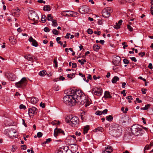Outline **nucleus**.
<instances>
[{"label":"nucleus","mask_w":153,"mask_h":153,"mask_svg":"<svg viewBox=\"0 0 153 153\" xmlns=\"http://www.w3.org/2000/svg\"><path fill=\"white\" fill-rule=\"evenodd\" d=\"M20 10L17 7L16 9H12L11 11V13L13 16L18 17L20 15Z\"/></svg>","instance_id":"11"},{"label":"nucleus","mask_w":153,"mask_h":153,"mask_svg":"<svg viewBox=\"0 0 153 153\" xmlns=\"http://www.w3.org/2000/svg\"><path fill=\"white\" fill-rule=\"evenodd\" d=\"M51 141V138H48L46 139V141L44 142L43 144H47L48 143L50 142Z\"/></svg>","instance_id":"39"},{"label":"nucleus","mask_w":153,"mask_h":153,"mask_svg":"<svg viewBox=\"0 0 153 153\" xmlns=\"http://www.w3.org/2000/svg\"><path fill=\"white\" fill-rule=\"evenodd\" d=\"M87 32L88 34H91L93 32L91 29H88L87 30Z\"/></svg>","instance_id":"40"},{"label":"nucleus","mask_w":153,"mask_h":153,"mask_svg":"<svg viewBox=\"0 0 153 153\" xmlns=\"http://www.w3.org/2000/svg\"><path fill=\"white\" fill-rule=\"evenodd\" d=\"M81 61L80 60H78V62L80 63L81 65H83L84 64L85 62H86V60L85 59H82Z\"/></svg>","instance_id":"35"},{"label":"nucleus","mask_w":153,"mask_h":153,"mask_svg":"<svg viewBox=\"0 0 153 153\" xmlns=\"http://www.w3.org/2000/svg\"><path fill=\"white\" fill-rule=\"evenodd\" d=\"M112 12L113 10L111 7H106L102 11V16L104 17L108 18L110 16L111 13Z\"/></svg>","instance_id":"8"},{"label":"nucleus","mask_w":153,"mask_h":153,"mask_svg":"<svg viewBox=\"0 0 153 153\" xmlns=\"http://www.w3.org/2000/svg\"><path fill=\"white\" fill-rule=\"evenodd\" d=\"M75 91L74 90L71 91L70 95H67L65 96L63 98V102L66 105L70 106H73L75 105L76 101L75 100Z\"/></svg>","instance_id":"1"},{"label":"nucleus","mask_w":153,"mask_h":153,"mask_svg":"<svg viewBox=\"0 0 153 153\" xmlns=\"http://www.w3.org/2000/svg\"><path fill=\"white\" fill-rule=\"evenodd\" d=\"M65 121L69 123L72 127L78 126L79 124V120L76 116H67L65 118Z\"/></svg>","instance_id":"4"},{"label":"nucleus","mask_w":153,"mask_h":153,"mask_svg":"<svg viewBox=\"0 0 153 153\" xmlns=\"http://www.w3.org/2000/svg\"><path fill=\"white\" fill-rule=\"evenodd\" d=\"M77 67V64L75 63H72V68H75Z\"/></svg>","instance_id":"55"},{"label":"nucleus","mask_w":153,"mask_h":153,"mask_svg":"<svg viewBox=\"0 0 153 153\" xmlns=\"http://www.w3.org/2000/svg\"><path fill=\"white\" fill-rule=\"evenodd\" d=\"M54 63L55 64V67L57 68L58 66L57 62L55 59H54Z\"/></svg>","instance_id":"60"},{"label":"nucleus","mask_w":153,"mask_h":153,"mask_svg":"<svg viewBox=\"0 0 153 153\" xmlns=\"http://www.w3.org/2000/svg\"><path fill=\"white\" fill-rule=\"evenodd\" d=\"M126 90H123V91L122 92H121V93L122 94H123V96H126V93H125Z\"/></svg>","instance_id":"59"},{"label":"nucleus","mask_w":153,"mask_h":153,"mask_svg":"<svg viewBox=\"0 0 153 153\" xmlns=\"http://www.w3.org/2000/svg\"><path fill=\"white\" fill-rule=\"evenodd\" d=\"M127 28L128 30L130 31H132L133 30V28L131 27L130 25H127Z\"/></svg>","instance_id":"46"},{"label":"nucleus","mask_w":153,"mask_h":153,"mask_svg":"<svg viewBox=\"0 0 153 153\" xmlns=\"http://www.w3.org/2000/svg\"><path fill=\"white\" fill-rule=\"evenodd\" d=\"M148 68L151 69H152V63H150L149 64V65H148Z\"/></svg>","instance_id":"61"},{"label":"nucleus","mask_w":153,"mask_h":153,"mask_svg":"<svg viewBox=\"0 0 153 153\" xmlns=\"http://www.w3.org/2000/svg\"><path fill=\"white\" fill-rule=\"evenodd\" d=\"M126 98L128 100V102L129 103L131 102V100H133V98H132V96H128L126 97Z\"/></svg>","instance_id":"37"},{"label":"nucleus","mask_w":153,"mask_h":153,"mask_svg":"<svg viewBox=\"0 0 153 153\" xmlns=\"http://www.w3.org/2000/svg\"><path fill=\"white\" fill-rule=\"evenodd\" d=\"M51 20L52 21V26H54L55 27L57 26L58 24L56 20L51 19Z\"/></svg>","instance_id":"33"},{"label":"nucleus","mask_w":153,"mask_h":153,"mask_svg":"<svg viewBox=\"0 0 153 153\" xmlns=\"http://www.w3.org/2000/svg\"><path fill=\"white\" fill-rule=\"evenodd\" d=\"M29 19L34 22L32 23V24H35L39 20V17L37 13L34 11L30 10L29 11L28 14Z\"/></svg>","instance_id":"6"},{"label":"nucleus","mask_w":153,"mask_h":153,"mask_svg":"<svg viewBox=\"0 0 153 153\" xmlns=\"http://www.w3.org/2000/svg\"><path fill=\"white\" fill-rule=\"evenodd\" d=\"M66 12L68 13L66 14V16H72L73 13H76V12L70 10H66Z\"/></svg>","instance_id":"22"},{"label":"nucleus","mask_w":153,"mask_h":153,"mask_svg":"<svg viewBox=\"0 0 153 153\" xmlns=\"http://www.w3.org/2000/svg\"><path fill=\"white\" fill-rule=\"evenodd\" d=\"M46 74V71L43 70L40 71L39 73V75L41 76H44Z\"/></svg>","instance_id":"24"},{"label":"nucleus","mask_w":153,"mask_h":153,"mask_svg":"<svg viewBox=\"0 0 153 153\" xmlns=\"http://www.w3.org/2000/svg\"><path fill=\"white\" fill-rule=\"evenodd\" d=\"M60 149L61 150L62 149H63L62 151H65V153H66V152L68 149V148L67 146H62L61 147Z\"/></svg>","instance_id":"31"},{"label":"nucleus","mask_w":153,"mask_h":153,"mask_svg":"<svg viewBox=\"0 0 153 153\" xmlns=\"http://www.w3.org/2000/svg\"><path fill=\"white\" fill-rule=\"evenodd\" d=\"M85 107H87V106H88L89 105H90V102H89L88 101V100H87V101L86 102H85Z\"/></svg>","instance_id":"56"},{"label":"nucleus","mask_w":153,"mask_h":153,"mask_svg":"<svg viewBox=\"0 0 153 153\" xmlns=\"http://www.w3.org/2000/svg\"><path fill=\"white\" fill-rule=\"evenodd\" d=\"M37 112V109L35 107H32L30 108L28 111V114L30 116H31L32 115L36 114Z\"/></svg>","instance_id":"12"},{"label":"nucleus","mask_w":153,"mask_h":153,"mask_svg":"<svg viewBox=\"0 0 153 153\" xmlns=\"http://www.w3.org/2000/svg\"><path fill=\"white\" fill-rule=\"evenodd\" d=\"M46 16L45 15H43L41 18V21L43 23H45L46 21Z\"/></svg>","instance_id":"32"},{"label":"nucleus","mask_w":153,"mask_h":153,"mask_svg":"<svg viewBox=\"0 0 153 153\" xmlns=\"http://www.w3.org/2000/svg\"><path fill=\"white\" fill-rule=\"evenodd\" d=\"M47 19L48 21L51 20L52 19V15L50 14H48L47 16Z\"/></svg>","instance_id":"38"},{"label":"nucleus","mask_w":153,"mask_h":153,"mask_svg":"<svg viewBox=\"0 0 153 153\" xmlns=\"http://www.w3.org/2000/svg\"><path fill=\"white\" fill-rule=\"evenodd\" d=\"M89 130V126H86L84 128V133L85 134L87 133Z\"/></svg>","instance_id":"29"},{"label":"nucleus","mask_w":153,"mask_h":153,"mask_svg":"<svg viewBox=\"0 0 153 153\" xmlns=\"http://www.w3.org/2000/svg\"><path fill=\"white\" fill-rule=\"evenodd\" d=\"M40 106L42 108H44L45 107V103H42V102H41L40 104Z\"/></svg>","instance_id":"54"},{"label":"nucleus","mask_w":153,"mask_h":153,"mask_svg":"<svg viewBox=\"0 0 153 153\" xmlns=\"http://www.w3.org/2000/svg\"><path fill=\"white\" fill-rule=\"evenodd\" d=\"M140 127V125H133L131 126V133L137 136L142 135L144 131L142 128Z\"/></svg>","instance_id":"5"},{"label":"nucleus","mask_w":153,"mask_h":153,"mask_svg":"<svg viewBox=\"0 0 153 153\" xmlns=\"http://www.w3.org/2000/svg\"><path fill=\"white\" fill-rule=\"evenodd\" d=\"M75 94V100L77 102H79L81 105L85 104L87 101L86 97L84 94L80 90L75 91L74 93Z\"/></svg>","instance_id":"3"},{"label":"nucleus","mask_w":153,"mask_h":153,"mask_svg":"<svg viewBox=\"0 0 153 153\" xmlns=\"http://www.w3.org/2000/svg\"><path fill=\"white\" fill-rule=\"evenodd\" d=\"M119 79H120L118 76H115L112 79L111 82L113 83H115L117 81H119Z\"/></svg>","instance_id":"21"},{"label":"nucleus","mask_w":153,"mask_h":153,"mask_svg":"<svg viewBox=\"0 0 153 153\" xmlns=\"http://www.w3.org/2000/svg\"><path fill=\"white\" fill-rule=\"evenodd\" d=\"M16 133V131L14 129H12L11 131H10V134L11 135Z\"/></svg>","instance_id":"48"},{"label":"nucleus","mask_w":153,"mask_h":153,"mask_svg":"<svg viewBox=\"0 0 153 153\" xmlns=\"http://www.w3.org/2000/svg\"><path fill=\"white\" fill-rule=\"evenodd\" d=\"M63 150V149L61 150L60 148H59V149L58 150V152H57V153H65V151H62Z\"/></svg>","instance_id":"45"},{"label":"nucleus","mask_w":153,"mask_h":153,"mask_svg":"<svg viewBox=\"0 0 153 153\" xmlns=\"http://www.w3.org/2000/svg\"><path fill=\"white\" fill-rule=\"evenodd\" d=\"M100 78V76L96 77L95 75H94L93 76V78H94V79L95 80H96L97 79H99V78Z\"/></svg>","instance_id":"64"},{"label":"nucleus","mask_w":153,"mask_h":153,"mask_svg":"<svg viewBox=\"0 0 153 153\" xmlns=\"http://www.w3.org/2000/svg\"><path fill=\"white\" fill-rule=\"evenodd\" d=\"M96 114L97 115H100L102 114V111H97L96 112Z\"/></svg>","instance_id":"47"},{"label":"nucleus","mask_w":153,"mask_h":153,"mask_svg":"<svg viewBox=\"0 0 153 153\" xmlns=\"http://www.w3.org/2000/svg\"><path fill=\"white\" fill-rule=\"evenodd\" d=\"M150 105L149 104L146 105L144 107L141 108L140 109L142 110H146L149 108Z\"/></svg>","instance_id":"28"},{"label":"nucleus","mask_w":153,"mask_h":153,"mask_svg":"<svg viewBox=\"0 0 153 153\" xmlns=\"http://www.w3.org/2000/svg\"><path fill=\"white\" fill-rule=\"evenodd\" d=\"M24 57L28 60L31 61L33 60V59L34 58V56H32L30 55H28L25 56Z\"/></svg>","instance_id":"17"},{"label":"nucleus","mask_w":153,"mask_h":153,"mask_svg":"<svg viewBox=\"0 0 153 153\" xmlns=\"http://www.w3.org/2000/svg\"><path fill=\"white\" fill-rule=\"evenodd\" d=\"M10 75H9V76L8 77L9 79L11 81H14L15 79V76L13 75H12L11 74Z\"/></svg>","instance_id":"27"},{"label":"nucleus","mask_w":153,"mask_h":153,"mask_svg":"<svg viewBox=\"0 0 153 153\" xmlns=\"http://www.w3.org/2000/svg\"><path fill=\"white\" fill-rule=\"evenodd\" d=\"M52 32L53 34L56 35H58L59 34L58 31L55 29H54L53 30Z\"/></svg>","instance_id":"36"},{"label":"nucleus","mask_w":153,"mask_h":153,"mask_svg":"<svg viewBox=\"0 0 153 153\" xmlns=\"http://www.w3.org/2000/svg\"><path fill=\"white\" fill-rule=\"evenodd\" d=\"M59 133H62L63 135H64V133L63 131L60 129H55L54 131V135L55 137L57 136L58 134Z\"/></svg>","instance_id":"15"},{"label":"nucleus","mask_w":153,"mask_h":153,"mask_svg":"<svg viewBox=\"0 0 153 153\" xmlns=\"http://www.w3.org/2000/svg\"><path fill=\"white\" fill-rule=\"evenodd\" d=\"M12 148H13V152L15 151L17 148V146H13Z\"/></svg>","instance_id":"58"},{"label":"nucleus","mask_w":153,"mask_h":153,"mask_svg":"<svg viewBox=\"0 0 153 153\" xmlns=\"http://www.w3.org/2000/svg\"><path fill=\"white\" fill-rule=\"evenodd\" d=\"M19 108L20 109H26V106L25 105L21 104L19 106Z\"/></svg>","instance_id":"43"},{"label":"nucleus","mask_w":153,"mask_h":153,"mask_svg":"<svg viewBox=\"0 0 153 153\" xmlns=\"http://www.w3.org/2000/svg\"><path fill=\"white\" fill-rule=\"evenodd\" d=\"M151 148V147L149 145H146L144 148V151L146 150H148Z\"/></svg>","instance_id":"41"},{"label":"nucleus","mask_w":153,"mask_h":153,"mask_svg":"<svg viewBox=\"0 0 153 153\" xmlns=\"http://www.w3.org/2000/svg\"><path fill=\"white\" fill-rule=\"evenodd\" d=\"M104 97L107 98H111L112 97L111 96L108 91H106L105 92Z\"/></svg>","instance_id":"20"},{"label":"nucleus","mask_w":153,"mask_h":153,"mask_svg":"<svg viewBox=\"0 0 153 153\" xmlns=\"http://www.w3.org/2000/svg\"><path fill=\"white\" fill-rule=\"evenodd\" d=\"M92 92L95 95L100 96L102 93V89L101 88H96L92 89Z\"/></svg>","instance_id":"10"},{"label":"nucleus","mask_w":153,"mask_h":153,"mask_svg":"<svg viewBox=\"0 0 153 153\" xmlns=\"http://www.w3.org/2000/svg\"><path fill=\"white\" fill-rule=\"evenodd\" d=\"M121 60V59L120 57L117 56L114 59L113 62L115 65H118L120 64Z\"/></svg>","instance_id":"13"},{"label":"nucleus","mask_w":153,"mask_h":153,"mask_svg":"<svg viewBox=\"0 0 153 153\" xmlns=\"http://www.w3.org/2000/svg\"><path fill=\"white\" fill-rule=\"evenodd\" d=\"M122 131V128L121 126L117 124L109 128V133L114 137H119L121 135Z\"/></svg>","instance_id":"2"},{"label":"nucleus","mask_w":153,"mask_h":153,"mask_svg":"<svg viewBox=\"0 0 153 153\" xmlns=\"http://www.w3.org/2000/svg\"><path fill=\"white\" fill-rule=\"evenodd\" d=\"M116 25H114V27L115 28L117 29L120 27V25H118L117 23H116Z\"/></svg>","instance_id":"51"},{"label":"nucleus","mask_w":153,"mask_h":153,"mask_svg":"<svg viewBox=\"0 0 153 153\" xmlns=\"http://www.w3.org/2000/svg\"><path fill=\"white\" fill-rule=\"evenodd\" d=\"M103 128L101 127H98L96 129L94 130V131H99L102 132Z\"/></svg>","instance_id":"30"},{"label":"nucleus","mask_w":153,"mask_h":153,"mask_svg":"<svg viewBox=\"0 0 153 153\" xmlns=\"http://www.w3.org/2000/svg\"><path fill=\"white\" fill-rule=\"evenodd\" d=\"M105 118L109 122L111 121L113 119V117L110 115L107 116Z\"/></svg>","instance_id":"25"},{"label":"nucleus","mask_w":153,"mask_h":153,"mask_svg":"<svg viewBox=\"0 0 153 153\" xmlns=\"http://www.w3.org/2000/svg\"><path fill=\"white\" fill-rule=\"evenodd\" d=\"M44 31L48 32H49L50 31V29L48 27H45L44 29Z\"/></svg>","instance_id":"50"},{"label":"nucleus","mask_w":153,"mask_h":153,"mask_svg":"<svg viewBox=\"0 0 153 153\" xmlns=\"http://www.w3.org/2000/svg\"><path fill=\"white\" fill-rule=\"evenodd\" d=\"M100 48V46L96 44H95L93 46V50L96 51H98Z\"/></svg>","instance_id":"23"},{"label":"nucleus","mask_w":153,"mask_h":153,"mask_svg":"<svg viewBox=\"0 0 153 153\" xmlns=\"http://www.w3.org/2000/svg\"><path fill=\"white\" fill-rule=\"evenodd\" d=\"M31 102L33 104H35L37 103L38 101V100L36 97H32L30 100Z\"/></svg>","instance_id":"18"},{"label":"nucleus","mask_w":153,"mask_h":153,"mask_svg":"<svg viewBox=\"0 0 153 153\" xmlns=\"http://www.w3.org/2000/svg\"><path fill=\"white\" fill-rule=\"evenodd\" d=\"M123 62L125 64H127L129 63V61L127 59H125L123 60Z\"/></svg>","instance_id":"49"},{"label":"nucleus","mask_w":153,"mask_h":153,"mask_svg":"<svg viewBox=\"0 0 153 153\" xmlns=\"http://www.w3.org/2000/svg\"><path fill=\"white\" fill-rule=\"evenodd\" d=\"M79 75L81 76L82 77H83V79L84 81H85L86 79L85 78V75L84 74H83L79 72Z\"/></svg>","instance_id":"44"},{"label":"nucleus","mask_w":153,"mask_h":153,"mask_svg":"<svg viewBox=\"0 0 153 153\" xmlns=\"http://www.w3.org/2000/svg\"><path fill=\"white\" fill-rule=\"evenodd\" d=\"M90 11V9L88 7L84 5L81 6L78 10V11L81 14H85V13H87Z\"/></svg>","instance_id":"9"},{"label":"nucleus","mask_w":153,"mask_h":153,"mask_svg":"<svg viewBox=\"0 0 153 153\" xmlns=\"http://www.w3.org/2000/svg\"><path fill=\"white\" fill-rule=\"evenodd\" d=\"M9 40L12 45H14L16 44L17 42L16 40L13 36H10Z\"/></svg>","instance_id":"16"},{"label":"nucleus","mask_w":153,"mask_h":153,"mask_svg":"<svg viewBox=\"0 0 153 153\" xmlns=\"http://www.w3.org/2000/svg\"><path fill=\"white\" fill-rule=\"evenodd\" d=\"M29 41L30 42H32V45L35 47H36L38 46V43L37 41L33 39V37L31 36L30 37L29 39Z\"/></svg>","instance_id":"14"},{"label":"nucleus","mask_w":153,"mask_h":153,"mask_svg":"<svg viewBox=\"0 0 153 153\" xmlns=\"http://www.w3.org/2000/svg\"><path fill=\"white\" fill-rule=\"evenodd\" d=\"M75 76V74L72 73L71 74H68L67 75V77L69 78L72 79Z\"/></svg>","instance_id":"34"},{"label":"nucleus","mask_w":153,"mask_h":153,"mask_svg":"<svg viewBox=\"0 0 153 153\" xmlns=\"http://www.w3.org/2000/svg\"><path fill=\"white\" fill-rule=\"evenodd\" d=\"M43 10L45 11H49L51 10L50 7L49 5H45L43 7Z\"/></svg>","instance_id":"26"},{"label":"nucleus","mask_w":153,"mask_h":153,"mask_svg":"<svg viewBox=\"0 0 153 153\" xmlns=\"http://www.w3.org/2000/svg\"><path fill=\"white\" fill-rule=\"evenodd\" d=\"M107 111L108 110L107 109H105L102 111V114H106L107 113Z\"/></svg>","instance_id":"57"},{"label":"nucleus","mask_w":153,"mask_h":153,"mask_svg":"<svg viewBox=\"0 0 153 153\" xmlns=\"http://www.w3.org/2000/svg\"><path fill=\"white\" fill-rule=\"evenodd\" d=\"M66 13V10L63 11L61 13V14L62 15L65 16H66V13Z\"/></svg>","instance_id":"53"},{"label":"nucleus","mask_w":153,"mask_h":153,"mask_svg":"<svg viewBox=\"0 0 153 153\" xmlns=\"http://www.w3.org/2000/svg\"><path fill=\"white\" fill-rule=\"evenodd\" d=\"M139 56H140L141 57H142L145 55V53L144 52H141L138 54Z\"/></svg>","instance_id":"52"},{"label":"nucleus","mask_w":153,"mask_h":153,"mask_svg":"<svg viewBox=\"0 0 153 153\" xmlns=\"http://www.w3.org/2000/svg\"><path fill=\"white\" fill-rule=\"evenodd\" d=\"M27 81L25 77L22 78L20 81L16 83V85L18 88H24L27 84Z\"/></svg>","instance_id":"7"},{"label":"nucleus","mask_w":153,"mask_h":153,"mask_svg":"<svg viewBox=\"0 0 153 153\" xmlns=\"http://www.w3.org/2000/svg\"><path fill=\"white\" fill-rule=\"evenodd\" d=\"M94 33L95 34H97L98 35H99L101 34V32L100 31H99L98 32H97L96 31H94Z\"/></svg>","instance_id":"63"},{"label":"nucleus","mask_w":153,"mask_h":153,"mask_svg":"<svg viewBox=\"0 0 153 153\" xmlns=\"http://www.w3.org/2000/svg\"><path fill=\"white\" fill-rule=\"evenodd\" d=\"M130 58L131 59L132 61H134V62H136L137 61L136 58L134 57H130Z\"/></svg>","instance_id":"62"},{"label":"nucleus","mask_w":153,"mask_h":153,"mask_svg":"<svg viewBox=\"0 0 153 153\" xmlns=\"http://www.w3.org/2000/svg\"><path fill=\"white\" fill-rule=\"evenodd\" d=\"M105 151L108 153H111L112 151V148L111 146H107L106 147H105Z\"/></svg>","instance_id":"19"},{"label":"nucleus","mask_w":153,"mask_h":153,"mask_svg":"<svg viewBox=\"0 0 153 153\" xmlns=\"http://www.w3.org/2000/svg\"><path fill=\"white\" fill-rule=\"evenodd\" d=\"M42 132H39L37 133V137L39 138H40L42 137Z\"/></svg>","instance_id":"42"}]
</instances>
